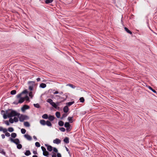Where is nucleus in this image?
<instances>
[{"label": "nucleus", "mask_w": 157, "mask_h": 157, "mask_svg": "<svg viewBox=\"0 0 157 157\" xmlns=\"http://www.w3.org/2000/svg\"><path fill=\"white\" fill-rule=\"evenodd\" d=\"M16 93V91L15 90H12L10 92V94L12 95L15 94Z\"/></svg>", "instance_id": "obj_33"}, {"label": "nucleus", "mask_w": 157, "mask_h": 157, "mask_svg": "<svg viewBox=\"0 0 157 157\" xmlns=\"http://www.w3.org/2000/svg\"><path fill=\"white\" fill-rule=\"evenodd\" d=\"M61 141L59 139L56 138L53 141V143L54 144H59L61 143Z\"/></svg>", "instance_id": "obj_7"}, {"label": "nucleus", "mask_w": 157, "mask_h": 157, "mask_svg": "<svg viewBox=\"0 0 157 157\" xmlns=\"http://www.w3.org/2000/svg\"><path fill=\"white\" fill-rule=\"evenodd\" d=\"M42 117L44 119H47L48 118V116L47 114H44L42 115Z\"/></svg>", "instance_id": "obj_23"}, {"label": "nucleus", "mask_w": 157, "mask_h": 157, "mask_svg": "<svg viewBox=\"0 0 157 157\" xmlns=\"http://www.w3.org/2000/svg\"><path fill=\"white\" fill-rule=\"evenodd\" d=\"M29 89L30 90L32 91L33 90V87L32 86H29Z\"/></svg>", "instance_id": "obj_53"}, {"label": "nucleus", "mask_w": 157, "mask_h": 157, "mask_svg": "<svg viewBox=\"0 0 157 157\" xmlns=\"http://www.w3.org/2000/svg\"><path fill=\"white\" fill-rule=\"evenodd\" d=\"M21 132L22 134H24L26 132V131L25 129L24 128H22L21 129Z\"/></svg>", "instance_id": "obj_35"}, {"label": "nucleus", "mask_w": 157, "mask_h": 157, "mask_svg": "<svg viewBox=\"0 0 157 157\" xmlns=\"http://www.w3.org/2000/svg\"><path fill=\"white\" fill-rule=\"evenodd\" d=\"M10 141L16 145L19 144L20 143L19 140L18 138H16L15 139H13L12 138H10Z\"/></svg>", "instance_id": "obj_2"}, {"label": "nucleus", "mask_w": 157, "mask_h": 157, "mask_svg": "<svg viewBox=\"0 0 157 157\" xmlns=\"http://www.w3.org/2000/svg\"><path fill=\"white\" fill-rule=\"evenodd\" d=\"M3 128L2 127L0 126V131H2Z\"/></svg>", "instance_id": "obj_59"}, {"label": "nucleus", "mask_w": 157, "mask_h": 157, "mask_svg": "<svg viewBox=\"0 0 157 157\" xmlns=\"http://www.w3.org/2000/svg\"><path fill=\"white\" fill-rule=\"evenodd\" d=\"M48 119L50 121H52L54 120L55 119L54 116L52 115H49L48 117Z\"/></svg>", "instance_id": "obj_10"}, {"label": "nucleus", "mask_w": 157, "mask_h": 157, "mask_svg": "<svg viewBox=\"0 0 157 157\" xmlns=\"http://www.w3.org/2000/svg\"><path fill=\"white\" fill-rule=\"evenodd\" d=\"M67 116V115L66 114H65V113L63 114V115H62V117L61 118V119H63L64 118H65Z\"/></svg>", "instance_id": "obj_40"}, {"label": "nucleus", "mask_w": 157, "mask_h": 157, "mask_svg": "<svg viewBox=\"0 0 157 157\" xmlns=\"http://www.w3.org/2000/svg\"><path fill=\"white\" fill-rule=\"evenodd\" d=\"M7 130L10 132H12L13 131L14 129L12 127H9L8 128Z\"/></svg>", "instance_id": "obj_27"}, {"label": "nucleus", "mask_w": 157, "mask_h": 157, "mask_svg": "<svg viewBox=\"0 0 157 157\" xmlns=\"http://www.w3.org/2000/svg\"><path fill=\"white\" fill-rule=\"evenodd\" d=\"M6 113L8 115V117L9 118L12 117L13 116L19 117L20 115V114L17 113L16 111L14 110H12L10 113L8 112V110H6Z\"/></svg>", "instance_id": "obj_1"}, {"label": "nucleus", "mask_w": 157, "mask_h": 157, "mask_svg": "<svg viewBox=\"0 0 157 157\" xmlns=\"http://www.w3.org/2000/svg\"><path fill=\"white\" fill-rule=\"evenodd\" d=\"M27 92H28L26 90H24V91H23L22 92V94H26V93H27Z\"/></svg>", "instance_id": "obj_54"}, {"label": "nucleus", "mask_w": 157, "mask_h": 157, "mask_svg": "<svg viewBox=\"0 0 157 157\" xmlns=\"http://www.w3.org/2000/svg\"><path fill=\"white\" fill-rule=\"evenodd\" d=\"M21 94H19L17 95V97L18 98H21Z\"/></svg>", "instance_id": "obj_52"}, {"label": "nucleus", "mask_w": 157, "mask_h": 157, "mask_svg": "<svg viewBox=\"0 0 157 157\" xmlns=\"http://www.w3.org/2000/svg\"><path fill=\"white\" fill-rule=\"evenodd\" d=\"M35 145L37 147H40V144L38 142H36L35 143Z\"/></svg>", "instance_id": "obj_38"}, {"label": "nucleus", "mask_w": 157, "mask_h": 157, "mask_svg": "<svg viewBox=\"0 0 157 157\" xmlns=\"http://www.w3.org/2000/svg\"><path fill=\"white\" fill-rule=\"evenodd\" d=\"M24 137L28 140H31L32 139V137L28 134H25L24 135Z\"/></svg>", "instance_id": "obj_8"}, {"label": "nucleus", "mask_w": 157, "mask_h": 157, "mask_svg": "<svg viewBox=\"0 0 157 157\" xmlns=\"http://www.w3.org/2000/svg\"><path fill=\"white\" fill-rule=\"evenodd\" d=\"M64 142L67 144L69 143V138L68 137H66L63 140Z\"/></svg>", "instance_id": "obj_12"}, {"label": "nucleus", "mask_w": 157, "mask_h": 157, "mask_svg": "<svg viewBox=\"0 0 157 157\" xmlns=\"http://www.w3.org/2000/svg\"><path fill=\"white\" fill-rule=\"evenodd\" d=\"M17 148L18 149H21L22 147V146L20 144H17Z\"/></svg>", "instance_id": "obj_31"}, {"label": "nucleus", "mask_w": 157, "mask_h": 157, "mask_svg": "<svg viewBox=\"0 0 157 157\" xmlns=\"http://www.w3.org/2000/svg\"><path fill=\"white\" fill-rule=\"evenodd\" d=\"M31 154V152L29 150H27L25 153V154L26 156H29Z\"/></svg>", "instance_id": "obj_17"}, {"label": "nucleus", "mask_w": 157, "mask_h": 157, "mask_svg": "<svg viewBox=\"0 0 157 157\" xmlns=\"http://www.w3.org/2000/svg\"><path fill=\"white\" fill-rule=\"evenodd\" d=\"M0 152L2 154L4 155H6V152H5L4 151V150L3 149H2V151Z\"/></svg>", "instance_id": "obj_45"}, {"label": "nucleus", "mask_w": 157, "mask_h": 157, "mask_svg": "<svg viewBox=\"0 0 157 157\" xmlns=\"http://www.w3.org/2000/svg\"><path fill=\"white\" fill-rule=\"evenodd\" d=\"M29 97H31V98H32L33 97L32 96V92H30L29 93Z\"/></svg>", "instance_id": "obj_50"}, {"label": "nucleus", "mask_w": 157, "mask_h": 157, "mask_svg": "<svg viewBox=\"0 0 157 157\" xmlns=\"http://www.w3.org/2000/svg\"><path fill=\"white\" fill-rule=\"evenodd\" d=\"M33 138L36 140H37V138L35 136H33Z\"/></svg>", "instance_id": "obj_61"}, {"label": "nucleus", "mask_w": 157, "mask_h": 157, "mask_svg": "<svg viewBox=\"0 0 157 157\" xmlns=\"http://www.w3.org/2000/svg\"><path fill=\"white\" fill-rule=\"evenodd\" d=\"M33 153L35 155H36V154H37V151H33Z\"/></svg>", "instance_id": "obj_60"}, {"label": "nucleus", "mask_w": 157, "mask_h": 157, "mask_svg": "<svg viewBox=\"0 0 157 157\" xmlns=\"http://www.w3.org/2000/svg\"><path fill=\"white\" fill-rule=\"evenodd\" d=\"M147 87L151 90L154 93H156V91L154 90V89H153L150 86H148Z\"/></svg>", "instance_id": "obj_19"}, {"label": "nucleus", "mask_w": 157, "mask_h": 157, "mask_svg": "<svg viewBox=\"0 0 157 157\" xmlns=\"http://www.w3.org/2000/svg\"><path fill=\"white\" fill-rule=\"evenodd\" d=\"M46 125H47L48 126H49V127H51L52 126V124L51 122L48 121H46Z\"/></svg>", "instance_id": "obj_13"}, {"label": "nucleus", "mask_w": 157, "mask_h": 157, "mask_svg": "<svg viewBox=\"0 0 157 157\" xmlns=\"http://www.w3.org/2000/svg\"><path fill=\"white\" fill-rule=\"evenodd\" d=\"M34 106L37 108H39L40 107V105L38 103L34 104H33Z\"/></svg>", "instance_id": "obj_34"}, {"label": "nucleus", "mask_w": 157, "mask_h": 157, "mask_svg": "<svg viewBox=\"0 0 157 157\" xmlns=\"http://www.w3.org/2000/svg\"><path fill=\"white\" fill-rule=\"evenodd\" d=\"M7 130L6 128H3L2 131L4 133H6L7 132Z\"/></svg>", "instance_id": "obj_44"}, {"label": "nucleus", "mask_w": 157, "mask_h": 157, "mask_svg": "<svg viewBox=\"0 0 157 157\" xmlns=\"http://www.w3.org/2000/svg\"><path fill=\"white\" fill-rule=\"evenodd\" d=\"M67 86H69L70 87H71L72 88H75V86H74L72 84H69L67 85Z\"/></svg>", "instance_id": "obj_28"}, {"label": "nucleus", "mask_w": 157, "mask_h": 157, "mask_svg": "<svg viewBox=\"0 0 157 157\" xmlns=\"http://www.w3.org/2000/svg\"><path fill=\"white\" fill-rule=\"evenodd\" d=\"M25 100V99L23 98H21L19 100L18 102H17L16 101H14L13 103L15 104H17L18 103H21L23 102Z\"/></svg>", "instance_id": "obj_4"}, {"label": "nucleus", "mask_w": 157, "mask_h": 157, "mask_svg": "<svg viewBox=\"0 0 157 157\" xmlns=\"http://www.w3.org/2000/svg\"><path fill=\"white\" fill-rule=\"evenodd\" d=\"M47 101L50 104L53 102L52 100L50 98L48 99L47 100Z\"/></svg>", "instance_id": "obj_30"}, {"label": "nucleus", "mask_w": 157, "mask_h": 157, "mask_svg": "<svg viewBox=\"0 0 157 157\" xmlns=\"http://www.w3.org/2000/svg\"><path fill=\"white\" fill-rule=\"evenodd\" d=\"M71 126H69V127H68V128H66V130L67 131H70L71 130Z\"/></svg>", "instance_id": "obj_49"}, {"label": "nucleus", "mask_w": 157, "mask_h": 157, "mask_svg": "<svg viewBox=\"0 0 157 157\" xmlns=\"http://www.w3.org/2000/svg\"><path fill=\"white\" fill-rule=\"evenodd\" d=\"M51 105L55 108L56 109L57 108V105L54 102H53L51 103Z\"/></svg>", "instance_id": "obj_21"}, {"label": "nucleus", "mask_w": 157, "mask_h": 157, "mask_svg": "<svg viewBox=\"0 0 157 157\" xmlns=\"http://www.w3.org/2000/svg\"><path fill=\"white\" fill-rule=\"evenodd\" d=\"M3 118L4 119H6L8 117V115L7 114V115L6 114H4L3 115Z\"/></svg>", "instance_id": "obj_48"}, {"label": "nucleus", "mask_w": 157, "mask_h": 157, "mask_svg": "<svg viewBox=\"0 0 157 157\" xmlns=\"http://www.w3.org/2000/svg\"><path fill=\"white\" fill-rule=\"evenodd\" d=\"M59 130L62 132H64L65 131V129L63 127L60 128Z\"/></svg>", "instance_id": "obj_36"}, {"label": "nucleus", "mask_w": 157, "mask_h": 157, "mask_svg": "<svg viewBox=\"0 0 157 157\" xmlns=\"http://www.w3.org/2000/svg\"><path fill=\"white\" fill-rule=\"evenodd\" d=\"M72 119L73 117H69L68 118V120L70 123H72L73 122Z\"/></svg>", "instance_id": "obj_29"}, {"label": "nucleus", "mask_w": 157, "mask_h": 157, "mask_svg": "<svg viewBox=\"0 0 157 157\" xmlns=\"http://www.w3.org/2000/svg\"><path fill=\"white\" fill-rule=\"evenodd\" d=\"M24 98L27 101H29V98L27 96H26Z\"/></svg>", "instance_id": "obj_43"}, {"label": "nucleus", "mask_w": 157, "mask_h": 157, "mask_svg": "<svg viewBox=\"0 0 157 157\" xmlns=\"http://www.w3.org/2000/svg\"><path fill=\"white\" fill-rule=\"evenodd\" d=\"M70 126V124L69 122H66L64 124V126L66 128H68V127H69Z\"/></svg>", "instance_id": "obj_24"}, {"label": "nucleus", "mask_w": 157, "mask_h": 157, "mask_svg": "<svg viewBox=\"0 0 157 157\" xmlns=\"http://www.w3.org/2000/svg\"><path fill=\"white\" fill-rule=\"evenodd\" d=\"M14 120H13V119L12 118H10L9 119V122L11 123H13L14 122Z\"/></svg>", "instance_id": "obj_42"}, {"label": "nucleus", "mask_w": 157, "mask_h": 157, "mask_svg": "<svg viewBox=\"0 0 157 157\" xmlns=\"http://www.w3.org/2000/svg\"><path fill=\"white\" fill-rule=\"evenodd\" d=\"M41 148L42 151H43V152H45V151H46V148L42 146L41 147Z\"/></svg>", "instance_id": "obj_41"}, {"label": "nucleus", "mask_w": 157, "mask_h": 157, "mask_svg": "<svg viewBox=\"0 0 157 157\" xmlns=\"http://www.w3.org/2000/svg\"><path fill=\"white\" fill-rule=\"evenodd\" d=\"M124 29L127 32V33H129V34H132V32L131 31H130L128 29V28L125 27H124Z\"/></svg>", "instance_id": "obj_15"}, {"label": "nucleus", "mask_w": 157, "mask_h": 157, "mask_svg": "<svg viewBox=\"0 0 157 157\" xmlns=\"http://www.w3.org/2000/svg\"><path fill=\"white\" fill-rule=\"evenodd\" d=\"M18 117H19L20 121L21 122H23L24 120L27 119V116L25 115L21 114Z\"/></svg>", "instance_id": "obj_3"}, {"label": "nucleus", "mask_w": 157, "mask_h": 157, "mask_svg": "<svg viewBox=\"0 0 157 157\" xmlns=\"http://www.w3.org/2000/svg\"><path fill=\"white\" fill-rule=\"evenodd\" d=\"M5 136L7 137H9L10 136V134L8 132H6L5 133Z\"/></svg>", "instance_id": "obj_46"}, {"label": "nucleus", "mask_w": 157, "mask_h": 157, "mask_svg": "<svg viewBox=\"0 0 157 157\" xmlns=\"http://www.w3.org/2000/svg\"><path fill=\"white\" fill-rule=\"evenodd\" d=\"M11 136L13 138H15L17 136V134L15 133H13L11 135Z\"/></svg>", "instance_id": "obj_20"}, {"label": "nucleus", "mask_w": 157, "mask_h": 157, "mask_svg": "<svg viewBox=\"0 0 157 157\" xmlns=\"http://www.w3.org/2000/svg\"><path fill=\"white\" fill-rule=\"evenodd\" d=\"M79 100L80 101V102H83L84 101V99L83 97L80 98Z\"/></svg>", "instance_id": "obj_39"}, {"label": "nucleus", "mask_w": 157, "mask_h": 157, "mask_svg": "<svg viewBox=\"0 0 157 157\" xmlns=\"http://www.w3.org/2000/svg\"><path fill=\"white\" fill-rule=\"evenodd\" d=\"M1 136L2 139H4L5 138V135L4 134H2L1 135Z\"/></svg>", "instance_id": "obj_56"}, {"label": "nucleus", "mask_w": 157, "mask_h": 157, "mask_svg": "<svg viewBox=\"0 0 157 157\" xmlns=\"http://www.w3.org/2000/svg\"><path fill=\"white\" fill-rule=\"evenodd\" d=\"M53 0H45V3L47 4H49L53 2Z\"/></svg>", "instance_id": "obj_25"}, {"label": "nucleus", "mask_w": 157, "mask_h": 157, "mask_svg": "<svg viewBox=\"0 0 157 157\" xmlns=\"http://www.w3.org/2000/svg\"><path fill=\"white\" fill-rule=\"evenodd\" d=\"M4 122L5 124H6L7 125H10V124L7 121H4Z\"/></svg>", "instance_id": "obj_47"}, {"label": "nucleus", "mask_w": 157, "mask_h": 157, "mask_svg": "<svg viewBox=\"0 0 157 157\" xmlns=\"http://www.w3.org/2000/svg\"><path fill=\"white\" fill-rule=\"evenodd\" d=\"M29 107L28 105H25L21 108V110L24 111L26 109H29Z\"/></svg>", "instance_id": "obj_5"}, {"label": "nucleus", "mask_w": 157, "mask_h": 157, "mask_svg": "<svg viewBox=\"0 0 157 157\" xmlns=\"http://www.w3.org/2000/svg\"><path fill=\"white\" fill-rule=\"evenodd\" d=\"M74 101L67 102V103H66V105H67V106H71L73 104H74Z\"/></svg>", "instance_id": "obj_22"}, {"label": "nucleus", "mask_w": 157, "mask_h": 157, "mask_svg": "<svg viewBox=\"0 0 157 157\" xmlns=\"http://www.w3.org/2000/svg\"><path fill=\"white\" fill-rule=\"evenodd\" d=\"M58 124L60 126H62L64 125V122L61 121H59L58 122Z\"/></svg>", "instance_id": "obj_18"}, {"label": "nucleus", "mask_w": 157, "mask_h": 157, "mask_svg": "<svg viewBox=\"0 0 157 157\" xmlns=\"http://www.w3.org/2000/svg\"><path fill=\"white\" fill-rule=\"evenodd\" d=\"M68 108L67 106H65L63 109V110L64 113H67L68 111Z\"/></svg>", "instance_id": "obj_9"}, {"label": "nucleus", "mask_w": 157, "mask_h": 157, "mask_svg": "<svg viewBox=\"0 0 157 157\" xmlns=\"http://www.w3.org/2000/svg\"><path fill=\"white\" fill-rule=\"evenodd\" d=\"M45 146L47 147V150H48L49 151H51L52 150V147L50 145H48L47 144H45Z\"/></svg>", "instance_id": "obj_6"}, {"label": "nucleus", "mask_w": 157, "mask_h": 157, "mask_svg": "<svg viewBox=\"0 0 157 157\" xmlns=\"http://www.w3.org/2000/svg\"><path fill=\"white\" fill-rule=\"evenodd\" d=\"M53 151H54L56 153L58 151L57 149L55 147L53 148Z\"/></svg>", "instance_id": "obj_51"}, {"label": "nucleus", "mask_w": 157, "mask_h": 157, "mask_svg": "<svg viewBox=\"0 0 157 157\" xmlns=\"http://www.w3.org/2000/svg\"><path fill=\"white\" fill-rule=\"evenodd\" d=\"M37 82H39L40 80V78H38L36 79Z\"/></svg>", "instance_id": "obj_58"}, {"label": "nucleus", "mask_w": 157, "mask_h": 157, "mask_svg": "<svg viewBox=\"0 0 157 157\" xmlns=\"http://www.w3.org/2000/svg\"><path fill=\"white\" fill-rule=\"evenodd\" d=\"M24 125L26 127H29L30 126L29 123L27 121L24 122Z\"/></svg>", "instance_id": "obj_14"}, {"label": "nucleus", "mask_w": 157, "mask_h": 157, "mask_svg": "<svg viewBox=\"0 0 157 157\" xmlns=\"http://www.w3.org/2000/svg\"><path fill=\"white\" fill-rule=\"evenodd\" d=\"M52 157H56V154L55 153H54L52 155Z\"/></svg>", "instance_id": "obj_57"}, {"label": "nucleus", "mask_w": 157, "mask_h": 157, "mask_svg": "<svg viewBox=\"0 0 157 157\" xmlns=\"http://www.w3.org/2000/svg\"><path fill=\"white\" fill-rule=\"evenodd\" d=\"M57 157H61V154L59 153H58L57 154Z\"/></svg>", "instance_id": "obj_55"}, {"label": "nucleus", "mask_w": 157, "mask_h": 157, "mask_svg": "<svg viewBox=\"0 0 157 157\" xmlns=\"http://www.w3.org/2000/svg\"><path fill=\"white\" fill-rule=\"evenodd\" d=\"M40 86L42 88H44L46 86V85L45 83H42L40 84Z\"/></svg>", "instance_id": "obj_16"}, {"label": "nucleus", "mask_w": 157, "mask_h": 157, "mask_svg": "<svg viewBox=\"0 0 157 157\" xmlns=\"http://www.w3.org/2000/svg\"><path fill=\"white\" fill-rule=\"evenodd\" d=\"M66 150L67 151H68V152L69 153V149H68L67 147H66Z\"/></svg>", "instance_id": "obj_63"}, {"label": "nucleus", "mask_w": 157, "mask_h": 157, "mask_svg": "<svg viewBox=\"0 0 157 157\" xmlns=\"http://www.w3.org/2000/svg\"><path fill=\"white\" fill-rule=\"evenodd\" d=\"M13 119L14 121L15 122H17L18 121V118L16 117H14Z\"/></svg>", "instance_id": "obj_37"}, {"label": "nucleus", "mask_w": 157, "mask_h": 157, "mask_svg": "<svg viewBox=\"0 0 157 157\" xmlns=\"http://www.w3.org/2000/svg\"><path fill=\"white\" fill-rule=\"evenodd\" d=\"M56 115L58 118H59L60 117V113L59 112H57L56 113Z\"/></svg>", "instance_id": "obj_26"}, {"label": "nucleus", "mask_w": 157, "mask_h": 157, "mask_svg": "<svg viewBox=\"0 0 157 157\" xmlns=\"http://www.w3.org/2000/svg\"><path fill=\"white\" fill-rule=\"evenodd\" d=\"M59 102H57L56 104V105H57V106L59 105Z\"/></svg>", "instance_id": "obj_64"}, {"label": "nucleus", "mask_w": 157, "mask_h": 157, "mask_svg": "<svg viewBox=\"0 0 157 157\" xmlns=\"http://www.w3.org/2000/svg\"><path fill=\"white\" fill-rule=\"evenodd\" d=\"M40 123L41 125H46V122L44 120H42L40 121Z\"/></svg>", "instance_id": "obj_11"}, {"label": "nucleus", "mask_w": 157, "mask_h": 157, "mask_svg": "<svg viewBox=\"0 0 157 157\" xmlns=\"http://www.w3.org/2000/svg\"><path fill=\"white\" fill-rule=\"evenodd\" d=\"M59 93V92L58 91H56L54 93V94H57Z\"/></svg>", "instance_id": "obj_62"}, {"label": "nucleus", "mask_w": 157, "mask_h": 157, "mask_svg": "<svg viewBox=\"0 0 157 157\" xmlns=\"http://www.w3.org/2000/svg\"><path fill=\"white\" fill-rule=\"evenodd\" d=\"M49 153L48 151H46L45 152H43V155L45 156H47L49 155Z\"/></svg>", "instance_id": "obj_32"}]
</instances>
